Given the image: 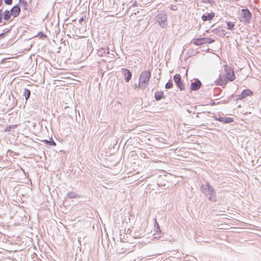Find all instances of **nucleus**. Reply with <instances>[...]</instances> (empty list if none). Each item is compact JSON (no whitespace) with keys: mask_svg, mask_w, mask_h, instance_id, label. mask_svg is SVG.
<instances>
[{"mask_svg":"<svg viewBox=\"0 0 261 261\" xmlns=\"http://www.w3.org/2000/svg\"><path fill=\"white\" fill-rule=\"evenodd\" d=\"M28 3L25 1V2L23 3L22 8L23 10H28Z\"/></svg>","mask_w":261,"mask_h":261,"instance_id":"4be33fe9","label":"nucleus"},{"mask_svg":"<svg viewBox=\"0 0 261 261\" xmlns=\"http://www.w3.org/2000/svg\"><path fill=\"white\" fill-rule=\"evenodd\" d=\"M17 126V125H9L7 126L5 128V132H10L12 128H14Z\"/></svg>","mask_w":261,"mask_h":261,"instance_id":"a211bd4d","label":"nucleus"},{"mask_svg":"<svg viewBox=\"0 0 261 261\" xmlns=\"http://www.w3.org/2000/svg\"><path fill=\"white\" fill-rule=\"evenodd\" d=\"M98 56L103 57L101 60L106 62H110V59L113 58V54H111L108 47H101L97 50Z\"/></svg>","mask_w":261,"mask_h":261,"instance_id":"f03ea898","label":"nucleus"},{"mask_svg":"<svg viewBox=\"0 0 261 261\" xmlns=\"http://www.w3.org/2000/svg\"><path fill=\"white\" fill-rule=\"evenodd\" d=\"M209 48H207V50L208 51Z\"/></svg>","mask_w":261,"mask_h":261,"instance_id":"2f4dec72","label":"nucleus"},{"mask_svg":"<svg viewBox=\"0 0 261 261\" xmlns=\"http://www.w3.org/2000/svg\"><path fill=\"white\" fill-rule=\"evenodd\" d=\"M5 3L8 5H11L12 4L13 0H4Z\"/></svg>","mask_w":261,"mask_h":261,"instance_id":"5701e85b","label":"nucleus"},{"mask_svg":"<svg viewBox=\"0 0 261 261\" xmlns=\"http://www.w3.org/2000/svg\"><path fill=\"white\" fill-rule=\"evenodd\" d=\"M253 92L250 89L244 90L241 93L238 95V99L242 100L247 96H251L253 95Z\"/></svg>","mask_w":261,"mask_h":261,"instance_id":"423d86ee","label":"nucleus"},{"mask_svg":"<svg viewBox=\"0 0 261 261\" xmlns=\"http://www.w3.org/2000/svg\"><path fill=\"white\" fill-rule=\"evenodd\" d=\"M150 77V72L149 71L147 70L143 72L140 77L139 85L141 84H147L149 82Z\"/></svg>","mask_w":261,"mask_h":261,"instance_id":"39448f33","label":"nucleus"},{"mask_svg":"<svg viewBox=\"0 0 261 261\" xmlns=\"http://www.w3.org/2000/svg\"><path fill=\"white\" fill-rule=\"evenodd\" d=\"M207 40V37L198 38L194 40L193 43L197 46H199L204 44H206Z\"/></svg>","mask_w":261,"mask_h":261,"instance_id":"6e6552de","label":"nucleus"},{"mask_svg":"<svg viewBox=\"0 0 261 261\" xmlns=\"http://www.w3.org/2000/svg\"><path fill=\"white\" fill-rule=\"evenodd\" d=\"M44 141H45L46 143H48V144H50V145H51L55 146V145H56V143H55L54 141H50V142H49V141H48L45 140Z\"/></svg>","mask_w":261,"mask_h":261,"instance_id":"b1692460","label":"nucleus"},{"mask_svg":"<svg viewBox=\"0 0 261 261\" xmlns=\"http://www.w3.org/2000/svg\"><path fill=\"white\" fill-rule=\"evenodd\" d=\"M173 86V84L171 81H169L168 83H166L165 87L167 89H170Z\"/></svg>","mask_w":261,"mask_h":261,"instance_id":"6ab92c4d","label":"nucleus"},{"mask_svg":"<svg viewBox=\"0 0 261 261\" xmlns=\"http://www.w3.org/2000/svg\"><path fill=\"white\" fill-rule=\"evenodd\" d=\"M236 78L234 72L231 66H226L223 72L221 73L215 84L218 86L225 87L228 81L232 82Z\"/></svg>","mask_w":261,"mask_h":261,"instance_id":"f257e3e1","label":"nucleus"},{"mask_svg":"<svg viewBox=\"0 0 261 261\" xmlns=\"http://www.w3.org/2000/svg\"><path fill=\"white\" fill-rule=\"evenodd\" d=\"M25 0H19L18 1V4H22V5L23 4V2H25L24 1Z\"/></svg>","mask_w":261,"mask_h":261,"instance_id":"bb28decb","label":"nucleus"},{"mask_svg":"<svg viewBox=\"0 0 261 261\" xmlns=\"http://www.w3.org/2000/svg\"><path fill=\"white\" fill-rule=\"evenodd\" d=\"M4 19L5 20H8L10 19L11 17V15H12L10 11L9 10H5L4 13Z\"/></svg>","mask_w":261,"mask_h":261,"instance_id":"ddd939ff","label":"nucleus"},{"mask_svg":"<svg viewBox=\"0 0 261 261\" xmlns=\"http://www.w3.org/2000/svg\"><path fill=\"white\" fill-rule=\"evenodd\" d=\"M5 64H9L8 65H11V61H8L6 62L5 63Z\"/></svg>","mask_w":261,"mask_h":261,"instance_id":"cd10ccee","label":"nucleus"},{"mask_svg":"<svg viewBox=\"0 0 261 261\" xmlns=\"http://www.w3.org/2000/svg\"><path fill=\"white\" fill-rule=\"evenodd\" d=\"M2 19H3L2 10L0 9V23L2 22Z\"/></svg>","mask_w":261,"mask_h":261,"instance_id":"393cba45","label":"nucleus"},{"mask_svg":"<svg viewBox=\"0 0 261 261\" xmlns=\"http://www.w3.org/2000/svg\"><path fill=\"white\" fill-rule=\"evenodd\" d=\"M154 97L157 100H159L164 98V93L161 91L157 92L155 93Z\"/></svg>","mask_w":261,"mask_h":261,"instance_id":"4468645a","label":"nucleus"},{"mask_svg":"<svg viewBox=\"0 0 261 261\" xmlns=\"http://www.w3.org/2000/svg\"><path fill=\"white\" fill-rule=\"evenodd\" d=\"M30 91L29 89H25L23 92V95L24 96L26 100H27L30 97Z\"/></svg>","mask_w":261,"mask_h":261,"instance_id":"dca6fc26","label":"nucleus"},{"mask_svg":"<svg viewBox=\"0 0 261 261\" xmlns=\"http://www.w3.org/2000/svg\"><path fill=\"white\" fill-rule=\"evenodd\" d=\"M216 120L219 122H223L224 123H230L233 122L234 121L232 118L229 117H221L216 118Z\"/></svg>","mask_w":261,"mask_h":261,"instance_id":"1a4fd4ad","label":"nucleus"},{"mask_svg":"<svg viewBox=\"0 0 261 261\" xmlns=\"http://www.w3.org/2000/svg\"><path fill=\"white\" fill-rule=\"evenodd\" d=\"M227 24V29L228 30H232L234 27V23L230 21H227L226 22Z\"/></svg>","mask_w":261,"mask_h":261,"instance_id":"2eb2a0df","label":"nucleus"},{"mask_svg":"<svg viewBox=\"0 0 261 261\" xmlns=\"http://www.w3.org/2000/svg\"><path fill=\"white\" fill-rule=\"evenodd\" d=\"M155 19L162 28H165L167 26V16L164 13H160L156 15Z\"/></svg>","mask_w":261,"mask_h":261,"instance_id":"7ed1b4c3","label":"nucleus"},{"mask_svg":"<svg viewBox=\"0 0 261 261\" xmlns=\"http://www.w3.org/2000/svg\"><path fill=\"white\" fill-rule=\"evenodd\" d=\"M174 80L176 84L181 82V77L180 74H176L174 76Z\"/></svg>","mask_w":261,"mask_h":261,"instance_id":"f3484780","label":"nucleus"},{"mask_svg":"<svg viewBox=\"0 0 261 261\" xmlns=\"http://www.w3.org/2000/svg\"><path fill=\"white\" fill-rule=\"evenodd\" d=\"M203 2L206 3H210V0H203Z\"/></svg>","mask_w":261,"mask_h":261,"instance_id":"c85d7f7f","label":"nucleus"},{"mask_svg":"<svg viewBox=\"0 0 261 261\" xmlns=\"http://www.w3.org/2000/svg\"><path fill=\"white\" fill-rule=\"evenodd\" d=\"M177 86H178V87L181 90H184V85H183V84L181 83V82H179V83H178L176 84Z\"/></svg>","mask_w":261,"mask_h":261,"instance_id":"aec40b11","label":"nucleus"},{"mask_svg":"<svg viewBox=\"0 0 261 261\" xmlns=\"http://www.w3.org/2000/svg\"><path fill=\"white\" fill-rule=\"evenodd\" d=\"M201 86V83L199 80H197L195 82L192 83L191 85V89L192 90H197Z\"/></svg>","mask_w":261,"mask_h":261,"instance_id":"9b49d317","label":"nucleus"},{"mask_svg":"<svg viewBox=\"0 0 261 261\" xmlns=\"http://www.w3.org/2000/svg\"><path fill=\"white\" fill-rule=\"evenodd\" d=\"M10 11L13 17H17L20 12V6L19 4H16L11 8Z\"/></svg>","mask_w":261,"mask_h":261,"instance_id":"0eeeda50","label":"nucleus"},{"mask_svg":"<svg viewBox=\"0 0 261 261\" xmlns=\"http://www.w3.org/2000/svg\"><path fill=\"white\" fill-rule=\"evenodd\" d=\"M83 20H84V18H83V17H81V18L79 19V22H82Z\"/></svg>","mask_w":261,"mask_h":261,"instance_id":"c756f323","label":"nucleus"},{"mask_svg":"<svg viewBox=\"0 0 261 261\" xmlns=\"http://www.w3.org/2000/svg\"><path fill=\"white\" fill-rule=\"evenodd\" d=\"M214 16H215V13L211 12V13L207 14V15L203 14L201 18L203 21H206L207 20H212L214 18Z\"/></svg>","mask_w":261,"mask_h":261,"instance_id":"9d476101","label":"nucleus"},{"mask_svg":"<svg viewBox=\"0 0 261 261\" xmlns=\"http://www.w3.org/2000/svg\"><path fill=\"white\" fill-rule=\"evenodd\" d=\"M215 41V39L211 38H207V40L206 41V44H210L212 43H213Z\"/></svg>","mask_w":261,"mask_h":261,"instance_id":"412c9836","label":"nucleus"},{"mask_svg":"<svg viewBox=\"0 0 261 261\" xmlns=\"http://www.w3.org/2000/svg\"><path fill=\"white\" fill-rule=\"evenodd\" d=\"M123 74L125 77V81L126 82H128L132 77L131 72L126 69H123Z\"/></svg>","mask_w":261,"mask_h":261,"instance_id":"f8f14e48","label":"nucleus"},{"mask_svg":"<svg viewBox=\"0 0 261 261\" xmlns=\"http://www.w3.org/2000/svg\"><path fill=\"white\" fill-rule=\"evenodd\" d=\"M252 14L248 9H243L241 16V21L245 23H249L251 18Z\"/></svg>","mask_w":261,"mask_h":261,"instance_id":"20e7f679","label":"nucleus"},{"mask_svg":"<svg viewBox=\"0 0 261 261\" xmlns=\"http://www.w3.org/2000/svg\"><path fill=\"white\" fill-rule=\"evenodd\" d=\"M3 1L0 0V7L3 5Z\"/></svg>","mask_w":261,"mask_h":261,"instance_id":"7c9ffc66","label":"nucleus"},{"mask_svg":"<svg viewBox=\"0 0 261 261\" xmlns=\"http://www.w3.org/2000/svg\"><path fill=\"white\" fill-rule=\"evenodd\" d=\"M170 9L172 10H176V6H171Z\"/></svg>","mask_w":261,"mask_h":261,"instance_id":"a878e982","label":"nucleus"}]
</instances>
